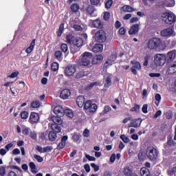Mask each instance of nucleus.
<instances>
[{
  "label": "nucleus",
  "instance_id": "nucleus-1",
  "mask_svg": "<svg viewBox=\"0 0 176 176\" xmlns=\"http://www.w3.org/2000/svg\"><path fill=\"white\" fill-rule=\"evenodd\" d=\"M147 49L148 50H164L166 49V45L163 43L160 38L153 37L147 42Z\"/></svg>",
  "mask_w": 176,
  "mask_h": 176
},
{
  "label": "nucleus",
  "instance_id": "nucleus-2",
  "mask_svg": "<svg viewBox=\"0 0 176 176\" xmlns=\"http://www.w3.org/2000/svg\"><path fill=\"white\" fill-rule=\"evenodd\" d=\"M93 55L90 52H84L78 60H77L80 65H83L84 67H88L90 65V62L91 61V58Z\"/></svg>",
  "mask_w": 176,
  "mask_h": 176
},
{
  "label": "nucleus",
  "instance_id": "nucleus-3",
  "mask_svg": "<svg viewBox=\"0 0 176 176\" xmlns=\"http://www.w3.org/2000/svg\"><path fill=\"white\" fill-rule=\"evenodd\" d=\"M162 20L166 24H168L171 25V24H174L176 21L175 14L171 12H165L162 14Z\"/></svg>",
  "mask_w": 176,
  "mask_h": 176
},
{
  "label": "nucleus",
  "instance_id": "nucleus-4",
  "mask_svg": "<svg viewBox=\"0 0 176 176\" xmlns=\"http://www.w3.org/2000/svg\"><path fill=\"white\" fill-rule=\"evenodd\" d=\"M166 55L163 54H157L154 57V63L157 66H162L166 64Z\"/></svg>",
  "mask_w": 176,
  "mask_h": 176
},
{
  "label": "nucleus",
  "instance_id": "nucleus-5",
  "mask_svg": "<svg viewBox=\"0 0 176 176\" xmlns=\"http://www.w3.org/2000/svg\"><path fill=\"white\" fill-rule=\"evenodd\" d=\"M94 38L96 41H98L99 43H102L103 42H105V41H107V35L105 34V32L102 30L96 32L94 35Z\"/></svg>",
  "mask_w": 176,
  "mask_h": 176
},
{
  "label": "nucleus",
  "instance_id": "nucleus-6",
  "mask_svg": "<svg viewBox=\"0 0 176 176\" xmlns=\"http://www.w3.org/2000/svg\"><path fill=\"white\" fill-rule=\"evenodd\" d=\"M146 153L150 160H156L157 159V150L153 147H148Z\"/></svg>",
  "mask_w": 176,
  "mask_h": 176
},
{
  "label": "nucleus",
  "instance_id": "nucleus-7",
  "mask_svg": "<svg viewBox=\"0 0 176 176\" xmlns=\"http://www.w3.org/2000/svg\"><path fill=\"white\" fill-rule=\"evenodd\" d=\"M116 58H117V54L116 52H114L111 54V55L109 57L106 63L104 64V67H105V68H108V67H111V65H112V64H113V63L116 61Z\"/></svg>",
  "mask_w": 176,
  "mask_h": 176
},
{
  "label": "nucleus",
  "instance_id": "nucleus-8",
  "mask_svg": "<svg viewBox=\"0 0 176 176\" xmlns=\"http://www.w3.org/2000/svg\"><path fill=\"white\" fill-rule=\"evenodd\" d=\"M162 36H164L166 38L170 37V36H175L176 34L174 32V30L172 28H166L163 30L161 32Z\"/></svg>",
  "mask_w": 176,
  "mask_h": 176
},
{
  "label": "nucleus",
  "instance_id": "nucleus-9",
  "mask_svg": "<svg viewBox=\"0 0 176 176\" xmlns=\"http://www.w3.org/2000/svg\"><path fill=\"white\" fill-rule=\"evenodd\" d=\"M76 72V68L74 65H69L65 67V74L67 76H72Z\"/></svg>",
  "mask_w": 176,
  "mask_h": 176
},
{
  "label": "nucleus",
  "instance_id": "nucleus-10",
  "mask_svg": "<svg viewBox=\"0 0 176 176\" xmlns=\"http://www.w3.org/2000/svg\"><path fill=\"white\" fill-rule=\"evenodd\" d=\"M166 61L168 63H170L171 61H174L175 60L176 57V50H173L172 51H170L167 53L166 56H165Z\"/></svg>",
  "mask_w": 176,
  "mask_h": 176
},
{
  "label": "nucleus",
  "instance_id": "nucleus-11",
  "mask_svg": "<svg viewBox=\"0 0 176 176\" xmlns=\"http://www.w3.org/2000/svg\"><path fill=\"white\" fill-rule=\"evenodd\" d=\"M167 72L170 75H173V74H175V72H176V60L171 63L170 64H169L168 65Z\"/></svg>",
  "mask_w": 176,
  "mask_h": 176
},
{
  "label": "nucleus",
  "instance_id": "nucleus-12",
  "mask_svg": "<svg viewBox=\"0 0 176 176\" xmlns=\"http://www.w3.org/2000/svg\"><path fill=\"white\" fill-rule=\"evenodd\" d=\"M64 112H65V110L64 109H63V107L61 106H56L54 109V113L57 116H60V117L64 116Z\"/></svg>",
  "mask_w": 176,
  "mask_h": 176
},
{
  "label": "nucleus",
  "instance_id": "nucleus-13",
  "mask_svg": "<svg viewBox=\"0 0 176 176\" xmlns=\"http://www.w3.org/2000/svg\"><path fill=\"white\" fill-rule=\"evenodd\" d=\"M142 120L140 118L132 120L131 124L129 125V127H134L137 129V127H140L141 126Z\"/></svg>",
  "mask_w": 176,
  "mask_h": 176
},
{
  "label": "nucleus",
  "instance_id": "nucleus-14",
  "mask_svg": "<svg viewBox=\"0 0 176 176\" xmlns=\"http://www.w3.org/2000/svg\"><path fill=\"white\" fill-rule=\"evenodd\" d=\"M89 48L92 49L94 53H100L104 49V47L102 44H96L94 47H91V45H89Z\"/></svg>",
  "mask_w": 176,
  "mask_h": 176
},
{
  "label": "nucleus",
  "instance_id": "nucleus-15",
  "mask_svg": "<svg viewBox=\"0 0 176 176\" xmlns=\"http://www.w3.org/2000/svg\"><path fill=\"white\" fill-rule=\"evenodd\" d=\"M140 31V25L138 24H134L131 26L129 31V35H135Z\"/></svg>",
  "mask_w": 176,
  "mask_h": 176
},
{
  "label": "nucleus",
  "instance_id": "nucleus-16",
  "mask_svg": "<svg viewBox=\"0 0 176 176\" xmlns=\"http://www.w3.org/2000/svg\"><path fill=\"white\" fill-rule=\"evenodd\" d=\"M69 96H71V91L68 89H63L60 94V97L63 100H67Z\"/></svg>",
  "mask_w": 176,
  "mask_h": 176
},
{
  "label": "nucleus",
  "instance_id": "nucleus-17",
  "mask_svg": "<svg viewBox=\"0 0 176 176\" xmlns=\"http://www.w3.org/2000/svg\"><path fill=\"white\" fill-rule=\"evenodd\" d=\"M104 60L102 55H96L92 58V64L96 65V64H100Z\"/></svg>",
  "mask_w": 176,
  "mask_h": 176
},
{
  "label": "nucleus",
  "instance_id": "nucleus-18",
  "mask_svg": "<svg viewBox=\"0 0 176 176\" xmlns=\"http://www.w3.org/2000/svg\"><path fill=\"white\" fill-rule=\"evenodd\" d=\"M68 140V136L65 135L61 138L60 142L58 145V149H63V148H65V144L67 142V140Z\"/></svg>",
  "mask_w": 176,
  "mask_h": 176
},
{
  "label": "nucleus",
  "instance_id": "nucleus-19",
  "mask_svg": "<svg viewBox=\"0 0 176 176\" xmlns=\"http://www.w3.org/2000/svg\"><path fill=\"white\" fill-rule=\"evenodd\" d=\"M50 120H52L54 124H63V120L61 119V117L58 116H54L52 118H50Z\"/></svg>",
  "mask_w": 176,
  "mask_h": 176
},
{
  "label": "nucleus",
  "instance_id": "nucleus-20",
  "mask_svg": "<svg viewBox=\"0 0 176 176\" xmlns=\"http://www.w3.org/2000/svg\"><path fill=\"white\" fill-rule=\"evenodd\" d=\"M30 120H31L33 123H36V122L39 120V115L35 112L31 113Z\"/></svg>",
  "mask_w": 176,
  "mask_h": 176
},
{
  "label": "nucleus",
  "instance_id": "nucleus-21",
  "mask_svg": "<svg viewBox=\"0 0 176 176\" xmlns=\"http://www.w3.org/2000/svg\"><path fill=\"white\" fill-rule=\"evenodd\" d=\"M92 27H94V28H102L104 25H102L100 19H96L95 21H93Z\"/></svg>",
  "mask_w": 176,
  "mask_h": 176
},
{
  "label": "nucleus",
  "instance_id": "nucleus-22",
  "mask_svg": "<svg viewBox=\"0 0 176 176\" xmlns=\"http://www.w3.org/2000/svg\"><path fill=\"white\" fill-rule=\"evenodd\" d=\"M76 104L79 108H82L85 105V97L78 96L76 99Z\"/></svg>",
  "mask_w": 176,
  "mask_h": 176
},
{
  "label": "nucleus",
  "instance_id": "nucleus-23",
  "mask_svg": "<svg viewBox=\"0 0 176 176\" xmlns=\"http://www.w3.org/2000/svg\"><path fill=\"white\" fill-rule=\"evenodd\" d=\"M72 45H74V46H76L77 47H80V46L83 45V40L80 38H74Z\"/></svg>",
  "mask_w": 176,
  "mask_h": 176
},
{
  "label": "nucleus",
  "instance_id": "nucleus-24",
  "mask_svg": "<svg viewBox=\"0 0 176 176\" xmlns=\"http://www.w3.org/2000/svg\"><path fill=\"white\" fill-rule=\"evenodd\" d=\"M34 47H35V39H33L31 42L30 46L26 48L25 52L28 54H30L32 52V50H34Z\"/></svg>",
  "mask_w": 176,
  "mask_h": 176
},
{
  "label": "nucleus",
  "instance_id": "nucleus-25",
  "mask_svg": "<svg viewBox=\"0 0 176 176\" xmlns=\"http://www.w3.org/2000/svg\"><path fill=\"white\" fill-rule=\"evenodd\" d=\"M49 126L51 127L53 131H55V133H60V131H61V128L58 125H57V124L50 123Z\"/></svg>",
  "mask_w": 176,
  "mask_h": 176
},
{
  "label": "nucleus",
  "instance_id": "nucleus-26",
  "mask_svg": "<svg viewBox=\"0 0 176 176\" xmlns=\"http://www.w3.org/2000/svg\"><path fill=\"white\" fill-rule=\"evenodd\" d=\"M140 174L142 176H151V172L149 169L146 167H143L140 169Z\"/></svg>",
  "mask_w": 176,
  "mask_h": 176
},
{
  "label": "nucleus",
  "instance_id": "nucleus-27",
  "mask_svg": "<svg viewBox=\"0 0 176 176\" xmlns=\"http://www.w3.org/2000/svg\"><path fill=\"white\" fill-rule=\"evenodd\" d=\"M89 74H90V72H89L81 71V72L76 74V78L79 79L80 78H83V76H87V75H89Z\"/></svg>",
  "mask_w": 176,
  "mask_h": 176
},
{
  "label": "nucleus",
  "instance_id": "nucleus-28",
  "mask_svg": "<svg viewBox=\"0 0 176 176\" xmlns=\"http://www.w3.org/2000/svg\"><path fill=\"white\" fill-rule=\"evenodd\" d=\"M64 115L72 119V118H74V111L69 109H66L64 111Z\"/></svg>",
  "mask_w": 176,
  "mask_h": 176
},
{
  "label": "nucleus",
  "instance_id": "nucleus-29",
  "mask_svg": "<svg viewBox=\"0 0 176 176\" xmlns=\"http://www.w3.org/2000/svg\"><path fill=\"white\" fill-rule=\"evenodd\" d=\"M112 85V78L110 76H108L104 80V87H109Z\"/></svg>",
  "mask_w": 176,
  "mask_h": 176
},
{
  "label": "nucleus",
  "instance_id": "nucleus-30",
  "mask_svg": "<svg viewBox=\"0 0 176 176\" xmlns=\"http://www.w3.org/2000/svg\"><path fill=\"white\" fill-rule=\"evenodd\" d=\"M75 38H76L72 36V35H71V34L66 36V41H67V43H69L70 45H72L74 43Z\"/></svg>",
  "mask_w": 176,
  "mask_h": 176
},
{
  "label": "nucleus",
  "instance_id": "nucleus-31",
  "mask_svg": "<svg viewBox=\"0 0 176 176\" xmlns=\"http://www.w3.org/2000/svg\"><path fill=\"white\" fill-rule=\"evenodd\" d=\"M122 10H123V12H128V13H130L134 11V9H133V8H131V6H124L122 7Z\"/></svg>",
  "mask_w": 176,
  "mask_h": 176
},
{
  "label": "nucleus",
  "instance_id": "nucleus-32",
  "mask_svg": "<svg viewBox=\"0 0 176 176\" xmlns=\"http://www.w3.org/2000/svg\"><path fill=\"white\" fill-rule=\"evenodd\" d=\"M71 26L76 30V31H82L83 28L79 25L74 24V22H71Z\"/></svg>",
  "mask_w": 176,
  "mask_h": 176
},
{
  "label": "nucleus",
  "instance_id": "nucleus-33",
  "mask_svg": "<svg viewBox=\"0 0 176 176\" xmlns=\"http://www.w3.org/2000/svg\"><path fill=\"white\" fill-rule=\"evenodd\" d=\"M55 57L58 60V61H61L63 60V52L61 51L55 52Z\"/></svg>",
  "mask_w": 176,
  "mask_h": 176
},
{
  "label": "nucleus",
  "instance_id": "nucleus-34",
  "mask_svg": "<svg viewBox=\"0 0 176 176\" xmlns=\"http://www.w3.org/2000/svg\"><path fill=\"white\" fill-rule=\"evenodd\" d=\"M57 138V134L54 131H51L49 133V139L50 141H54Z\"/></svg>",
  "mask_w": 176,
  "mask_h": 176
},
{
  "label": "nucleus",
  "instance_id": "nucleus-35",
  "mask_svg": "<svg viewBox=\"0 0 176 176\" xmlns=\"http://www.w3.org/2000/svg\"><path fill=\"white\" fill-rule=\"evenodd\" d=\"M165 6H168L169 8H173L175 5V0H168L164 3Z\"/></svg>",
  "mask_w": 176,
  "mask_h": 176
},
{
  "label": "nucleus",
  "instance_id": "nucleus-36",
  "mask_svg": "<svg viewBox=\"0 0 176 176\" xmlns=\"http://www.w3.org/2000/svg\"><path fill=\"white\" fill-rule=\"evenodd\" d=\"M72 140L74 142H78L80 140V135L76 133L72 134Z\"/></svg>",
  "mask_w": 176,
  "mask_h": 176
},
{
  "label": "nucleus",
  "instance_id": "nucleus-37",
  "mask_svg": "<svg viewBox=\"0 0 176 176\" xmlns=\"http://www.w3.org/2000/svg\"><path fill=\"white\" fill-rule=\"evenodd\" d=\"M58 63L54 62L52 65H51V69L52 71H53L54 72H56L57 71H58Z\"/></svg>",
  "mask_w": 176,
  "mask_h": 176
},
{
  "label": "nucleus",
  "instance_id": "nucleus-38",
  "mask_svg": "<svg viewBox=\"0 0 176 176\" xmlns=\"http://www.w3.org/2000/svg\"><path fill=\"white\" fill-rule=\"evenodd\" d=\"M132 64H133V67L136 69H138L140 71V69H141V64L138 62V61H132L131 62Z\"/></svg>",
  "mask_w": 176,
  "mask_h": 176
},
{
  "label": "nucleus",
  "instance_id": "nucleus-39",
  "mask_svg": "<svg viewBox=\"0 0 176 176\" xmlns=\"http://www.w3.org/2000/svg\"><path fill=\"white\" fill-rule=\"evenodd\" d=\"M29 166H30V168L32 170V173H38V170H36V165H35V163L30 162Z\"/></svg>",
  "mask_w": 176,
  "mask_h": 176
},
{
  "label": "nucleus",
  "instance_id": "nucleus-40",
  "mask_svg": "<svg viewBox=\"0 0 176 176\" xmlns=\"http://www.w3.org/2000/svg\"><path fill=\"white\" fill-rule=\"evenodd\" d=\"M89 112H96L97 111V104L93 103L90 105L89 108H88Z\"/></svg>",
  "mask_w": 176,
  "mask_h": 176
},
{
  "label": "nucleus",
  "instance_id": "nucleus-41",
  "mask_svg": "<svg viewBox=\"0 0 176 176\" xmlns=\"http://www.w3.org/2000/svg\"><path fill=\"white\" fill-rule=\"evenodd\" d=\"M41 103L38 100H34L31 103L32 108H39Z\"/></svg>",
  "mask_w": 176,
  "mask_h": 176
},
{
  "label": "nucleus",
  "instance_id": "nucleus-42",
  "mask_svg": "<svg viewBox=\"0 0 176 176\" xmlns=\"http://www.w3.org/2000/svg\"><path fill=\"white\" fill-rule=\"evenodd\" d=\"M111 111V107L105 106L104 110L100 113V115H107Z\"/></svg>",
  "mask_w": 176,
  "mask_h": 176
},
{
  "label": "nucleus",
  "instance_id": "nucleus-43",
  "mask_svg": "<svg viewBox=\"0 0 176 176\" xmlns=\"http://www.w3.org/2000/svg\"><path fill=\"white\" fill-rule=\"evenodd\" d=\"M90 2L94 6H101V0H90Z\"/></svg>",
  "mask_w": 176,
  "mask_h": 176
},
{
  "label": "nucleus",
  "instance_id": "nucleus-44",
  "mask_svg": "<svg viewBox=\"0 0 176 176\" xmlns=\"http://www.w3.org/2000/svg\"><path fill=\"white\" fill-rule=\"evenodd\" d=\"M63 32H64V23H61L59 27L58 36H61V35H63Z\"/></svg>",
  "mask_w": 176,
  "mask_h": 176
},
{
  "label": "nucleus",
  "instance_id": "nucleus-45",
  "mask_svg": "<svg viewBox=\"0 0 176 176\" xmlns=\"http://www.w3.org/2000/svg\"><path fill=\"white\" fill-rule=\"evenodd\" d=\"M60 49L63 53H67L68 52V45L66 43H63L60 45Z\"/></svg>",
  "mask_w": 176,
  "mask_h": 176
},
{
  "label": "nucleus",
  "instance_id": "nucleus-46",
  "mask_svg": "<svg viewBox=\"0 0 176 176\" xmlns=\"http://www.w3.org/2000/svg\"><path fill=\"white\" fill-rule=\"evenodd\" d=\"M155 100L156 102L155 103L157 105V107H158L159 104H160V101L162 100V96H160V94H157L155 95Z\"/></svg>",
  "mask_w": 176,
  "mask_h": 176
},
{
  "label": "nucleus",
  "instance_id": "nucleus-47",
  "mask_svg": "<svg viewBox=\"0 0 176 176\" xmlns=\"http://www.w3.org/2000/svg\"><path fill=\"white\" fill-rule=\"evenodd\" d=\"M71 10L72 12H76L79 10V5L74 3L71 6Z\"/></svg>",
  "mask_w": 176,
  "mask_h": 176
},
{
  "label": "nucleus",
  "instance_id": "nucleus-48",
  "mask_svg": "<svg viewBox=\"0 0 176 176\" xmlns=\"http://www.w3.org/2000/svg\"><path fill=\"white\" fill-rule=\"evenodd\" d=\"M169 176H173V174H176V166L174 168H170L168 170Z\"/></svg>",
  "mask_w": 176,
  "mask_h": 176
},
{
  "label": "nucleus",
  "instance_id": "nucleus-49",
  "mask_svg": "<svg viewBox=\"0 0 176 176\" xmlns=\"http://www.w3.org/2000/svg\"><path fill=\"white\" fill-rule=\"evenodd\" d=\"M120 138L122 139L123 142H124L125 144L129 143V142L130 141V138H129V137H126L124 135H121Z\"/></svg>",
  "mask_w": 176,
  "mask_h": 176
},
{
  "label": "nucleus",
  "instance_id": "nucleus-50",
  "mask_svg": "<svg viewBox=\"0 0 176 176\" xmlns=\"http://www.w3.org/2000/svg\"><path fill=\"white\" fill-rule=\"evenodd\" d=\"M83 137H85V138H89L90 137V131L87 129H85L82 133Z\"/></svg>",
  "mask_w": 176,
  "mask_h": 176
},
{
  "label": "nucleus",
  "instance_id": "nucleus-51",
  "mask_svg": "<svg viewBox=\"0 0 176 176\" xmlns=\"http://www.w3.org/2000/svg\"><path fill=\"white\" fill-rule=\"evenodd\" d=\"M34 157L36 159V160H37L38 163H42V162H43V157H41V155L34 154Z\"/></svg>",
  "mask_w": 176,
  "mask_h": 176
},
{
  "label": "nucleus",
  "instance_id": "nucleus-52",
  "mask_svg": "<svg viewBox=\"0 0 176 176\" xmlns=\"http://www.w3.org/2000/svg\"><path fill=\"white\" fill-rule=\"evenodd\" d=\"M19 72H12L10 75L8 76V78H10V79L17 78V76H19Z\"/></svg>",
  "mask_w": 176,
  "mask_h": 176
},
{
  "label": "nucleus",
  "instance_id": "nucleus-53",
  "mask_svg": "<svg viewBox=\"0 0 176 176\" xmlns=\"http://www.w3.org/2000/svg\"><path fill=\"white\" fill-rule=\"evenodd\" d=\"M21 118L22 119H28V112L23 111L21 113Z\"/></svg>",
  "mask_w": 176,
  "mask_h": 176
},
{
  "label": "nucleus",
  "instance_id": "nucleus-54",
  "mask_svg": "<svg viewBox=\"0 0 176 176\" xmlns=\"http://www.w3.org/2000/svg\"><path fill=\"white\" fill-rule=\"evenodd\" d=\"M91 100H87L85 102V103L84 104V108L85 109H89V108H90V106L91 105Z\"/></svg>",
  "mask_w": 176,
  "mask_h": 176
},
{
  "label": "nucleus",
  "instance_id": "nucleus-55",
  "mask_svg": "<svg viewBox=\"0 0 176 176\" xmlns=\"http://www.w3.org/2000/svg\"><path fill=\"white\" fill-rule=\"evenodd\" d=\"M112 3H113V1L112 0H107L105 3V6L107 9H110L111 6H112Z\"/></svg>",
  "mask_w": 176,
  "mask_h": 176
},
{
  "label": "nucleus",
  "instance_id": "nucleus-56",
  "mask_svg": "<svg viewBox=\"0 0 176 176\" xmlns=\"http://www.w3.org/2000/svg\"><path fill=\"white\" fill-rule=\"evenodd\" d=\"M46 135H47V133H45V132L40 133L38 134V138L39 140H45V138H46Z\"/></svg>",
  "mask_w": 176,
  "mask_h": 176
},
{
  "label": "nucleus",
  "instance_id": "nucleus-57",
  "mask_svg": "<svg viewBox=\"0 0 176 176\" xmlns=\"http://www.w3.org/2000/svg\"><path fill=\"white\" fill-rule=\"evenodd\" d=\"M97 85H98L97 82H91V84H89V85H87L86 87V89L90 90V89H93L94 86H97Z\"/></svg>",
  "mask_w": 176,
  "mask_h": 176
},
{
  "label": "nucleus",
  "instance_id": "nucleus-58",
  "mask_svg": "<svg viewBox=\"0 0 176 176\" xmlns=\"http://www.w3.org/2000/svg\"><path fill=\"white\" fill-rule=\"evenodd\" d=\"M149 76L151 78H160L161 74H160V73H151L149 74Z\"/></svg>",
  "mask_w": 176,
  "mask_h": 176
},
{
  "label": "nucleus",
  "instance_id": "nucleus-59",
  "mask_svg": "<svg viewBox=\"0 0 176 176\" xmlns=\"http://www.w3.org/2000/svg\"><path fill=\"white\" fill-rule=\"evenodd\" d=\"M91 167H92V168H94V171H96V172H97V171H98V170H100V166H98L97 164H96L94 163L91 164Z\"/></svg>",
  "mask_w": 176,
  "mask_h": 176
},
{
  "label": "nucleus",
  "instance_id": "nucleus-60",
  "mask_svg": "<svg viewBox=\"0 0 176 176\" xmlns=\"http://www.w3.org/2000/svg\"><path fill=\"white\" fill-rule=\"evenodd\" d=\"M30 137L32 138V140H36V138H38V135L36 134V132L31 131Z\"/></svg>",
  "mask_w": 176,
  "mask_h": 176
},
{
  "label": "nucleus",
  "instance_id": "nucleus-61",
  "mask_svg": "<svg viewBox=\"0 0 176 176\" xmlns=\"http://www.w3.org/2000/svg\"><path fill=\"white\" fill-rule=\"evenodd\" d=\"M6 174V169L2 166L0 168V176H4Z\"/></svg>",
  "mask_w": 176,
  "mask_h": 176
},
{
  "label": "nucleus",
  "instance_id": "nucleus-62",
  "mask_svg": "<svg viewBox=\"0 0 176 176\" xmlns=\"http://www.w3.org/2000/svg\"><path fill=\"white\" fill-rule=\"evenodd\" d=\"M110 16L111 14H109V12H105L103 16L104 20H105V21H108V20H109Z\"/></svg>",
  "mask_w": 176,
  "mask_h": 176
},
{
  "label": "nucleus",
  "instance_id": "nucleus-63",
  "mask_svg": "<svg viewBox=\"0 0 176 176\" xmlns=\"http://www.w3.org/2000/svg\"><path fill=\"white\" fill-rule=\"evenodd\" d=\"M85 157L86 159H88L89 160V162H96V157H91L89 155H85Z\"/></svg>",
  "mask_w": 176,
  "mask_h": 176
},
{
  "label": "nucleus",
  "instance_id": "nucleus-64",
  "mask_svg": "<svg viewBox=\"0 0 176 176\" xmlns=\"http://www.w3.org/2000/svg\"><path fill=\"white\" fill-rule=\"evenodd\" d=\"M119 68L121 71H124V69H129L130 68V65H120Z\"/></svg>",
  "mask_w": 176,
  "mask_h": 176
}]
</instances>
